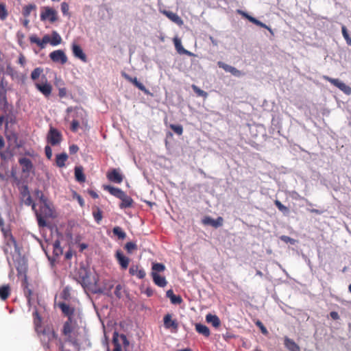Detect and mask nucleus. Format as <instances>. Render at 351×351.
Masks as SVG:
<instances>
[{
	"mask_svg": "<svg viewBox=\"0 0 351 351\" xmlns=\"http://www.w3.org/2000/svg\"><path fill=\"white\" fill-rule=\"evenodd\" d=\"M81 324L80 317L76 320L67 319L64 323L61 330L65 341L75 347H79L86 339L85 328L82 326Z\"/></svg>",
	"mask_w": 351,
	"mask_h": 351,
	"instance_id": "nucleus-1",
	"label": "nucleus"
},
{
	"mask_svg": "<svg viewBox=\"0 0 351 351\" xmlns=\"http://www.w3.org/2000/svg\"><path fill=\"white\" fill-rule=\"evenodd\" d=\"M41 334V342L45 348L50 350L51 343H54L57 347L61 350H64V343L62 341L58 338V334L51 327L45 328L40 331Z\"/></svg>",
	"mask_w": 351,
	"mask_h": 351,
	"instance_id": "nucleus-2",
	"label": "nucleus"
},
{
	"mask_svg": "<svg viewBox=\"0 0 351 351\" xmlns=\"http://www.w3.org/2000/svg\"><path fill=\"white\" fill-rule=\"evenodd\" d=\"M34 211L37 219L38 226L40 228L46 227L47 223L45 219L53 217V210L49 204H42L38 210L36 208V210Z\"/></svg>",
	"mask_w": 351,
	"mask_h": 351,
	"instance_id": "nucleus-3",
	"label": "nucleus"
},
{
	"mask_svg": "<svg viewBox=\"0 0 351 351\" xmlns=\"http://www.w3.org/2000/svg\"><path fill=\"white\" fill-rule=\"evenodd\" d=\"M58 19L57 11L49 6L41 8L40 20L43 21H48L51 23H53Z\"/></svg>",
	"mask_w": 351,
	"mask_h": 351,
	"instance_id": "nucleus-4",
	"label": "nucleus"
},
{
	"mask_svg": "<svg viewBox=\"0 0 351 351\" xmlns=\"http://www.w3.org/2000/svg\"><path fill=\"white\" fill-rule=\"evenodd\" d=\"M5 245L4 247V252L5 254L12 253V248L14 247L15 252H19L16 241L10 230L4 232Z\"/></svg>",
	"mask_w": 351,
	"mask_h": 351,
	"instance_id": "nucleus-5",
	"label": "nucleus"
},
{
	"mask_svg": "<svg viewBox=\"0 0 351 351\" xmlns=\"http://www.w3.org/2000/svg\"><path fill=\"white\" fill-rule=\"evenodd\" d=\"M112 344L114 345L112 351H122L121 345L128 346L129 341L125 335H119L118 332H114L112 337Z\"/></svg>",
	"mask_w": 351,
	"mask_h": 351,
	"instance_id": "nucleus-6",
	"label": "nucleus"
},
{
	"mask_svg": "<svg viewBox=\"0 0 351 351\" xmlns=\"http://www.w3.org/2000/svg\"><path fill=\"white\" fill-rule=\"evenodd\" d=\"M50 59L55 63H59L62 65L66 64L68 61V58L62 49L55 50L49 53Z\"/></svg>",
	"mask_w": 351,
	"mask_h": 351,
	"instance_id": "nucleus-7",
	"label": "nucleus"
},
{
	"mask_svg": "<svg viewBox=\"0 0 351 351\" xmlns=\"http://www.w3.org/2000/svg\"><path fill=\"white\" fill-rule=\"evenodd\" d=\"M62 141L61 133L56 128H51L47 134V141L51 145H58Z\"/></svg>",
	"mask_w": 351,
	"mask_h": 351,
	"instance_id": "nucleus-8",
	"label": "nucleus"
},
{
	"mask_svg": "<svg viewBox=\"0 0 351 351\" xmlns=\"http://www.w3.org/2000/svg\"><path fill=\"white\" fill-rule=\"evenodd\" d=\"M58 306L62 311V313L67 317V319L76 320L79 319V317H75V309L74 307L70 306L69 304L64 302H60L58 304Z\"/></svg>",
	"mask_w": 351,
	"mask_h": 351,
	"instance_id": "nucleus-9",
	"label": "nucleus"
},
{
	"mask_svg": "<svg viewBox=\"0 0 351 351\" xmlns=\"http://www.w3.org/2000/svg\"><path fill=\"white\" fill-rule=\"evenodd\" d=\"M324 80L326 81L330 82L332 85L335 86L338 88H339L341 90H342L343 93H345L347 95L351 94V88L346 84H345L343 82L339 81L338 79H334L331 78L328 76L324 75L323 77Z\"/></svg>",
	"mask_w": 351,
	"mask_h": 351,
	"instance_id": "nucleus-10",
	"label": "nucleus"
},
{
	"mask_svg": "<svg viewBox=\"0 0 351 351\" xmlns=\"http://www.w3.org/2000/svg\"><path fill=\"white\" fill-rule=\"evenodd\" d=\"M106 177L110 182L120 184L123 182V176L119 169H112L106 173Z\"/></svg>",
	"mask_w": 351,
	"mask_h": 351,
	"instance_id": "nucleus-11",
	"label": "nucleus"
},
{
	"mask_svg": "<svg viewBox=\"0 0 351 351\" xmlns=\"http://www.w3.org/2000/svg\"><path fill=\"white\" fill-rule=\"evenodd\" d=\"M114 256L120 265L121 269L125 270L129 266L130 259L125 256L120 250L116 251Z\"/></svg>",
	"mask_w": 351,
	"mask_h": 351,
	"instance_id": "nucleus-12",
	"label": "nucleus"
},
{
	"mask_svg": "<svg viewBox=\"0 0 351 351\" xmlns=\"http://www.w3.org/2000/svg\"><path fill=\"white\" fill-rule=\"evenodd\" d=\"M43 78L45 79V82L41 84L36 83L35 86L43 95L48 97L51 93L52 86L49 83H48L47 80L45 76H43Z\"/></svg>",
	"mask_w": 351,
	"mask_h": 351,
	"instance_id": "nucleus-13",
	"label": "nucleus"
},
{
	"mask_svg": "<svg viewBox=\"0 0 351 351\" xmlns=\"http://www.w3.org/2000/svg\"><path fill=\"white\" fill-rule=\"evenodd\" d=\"M122 76L126 80L132 83L139 90H142L145 94L152 95V94L149 91V90H147L142 83H141L138 81L136 77H132L131 76H130L128 74H127L125 73H123Z\"/></svg>",
	"mask_w": 351,
	"mask_h": 351,
	"instance_id": "nucleus-14",
	"label": "nucleus"
},
{
	"mask_svg": "<svg viewBox=\"0 0 351 351\" xmlns=\"http://www.w3.org/2000/svg\"><path fill=\"white\" fill-rule=\"evenodd\" d=\"M19 163L23 173L29 174L34 171V165L30 159L25 157L21 158L19 159Z\"/></svg>",
	"mask_w": 351,
	"mask_h": 351,
	"instance_id": "nucleus-15",
	"label": "nucleus"
},
{
	"mask_svg": "<svg viewBox=\"0 0 351 351\" xmlns=\"http://www.w3.org/2000/svg\"><path fill=\"white\" fill-rule=\"evenodd\" d=\"M31 43L36 44L40 49H44L47 43L50 41V36L47 34L45 35L42 39H40L36 35L29 36Z\"/></svg>",
	"mask_w": 351,
	"mask_h": 351,
	"instance_id": "nucleus-16",
	"label": "nucleus"
},
{
	"mask_svg": "<svg viewBox=\"0 0 351 351\" xmlns=\"http://www.w3.org/2000/svg\"><path fill=\"white\" fill-rule=\"evenodd\" d=\"M164 326L167 329H172L175 332L178 330V324L176 319H172V316L167 314L164 317Z\"/></svg>",
	"mask_w": 351,
	"mask_h": 351,
	"instance_id": "nucleus-17",
	"label": "nucleus"
},
{
	"mask_svg": "<svg viewBox=\"0 0 351 351\" xmlns=\"http://www.w3.org/2000/svg\"><path fill=\"white\" fill-rule=\"evenodd\" d=\"M217 65L219 68L223 69L225 71L230 73L232 75L236 77L241 75V72L234 66L228 65L221 61L217 62Z\"/></svg>",
	"mask_w": 351,
	"mask_h": 351,
	"instance_id": "nucleus-18",
	"label": "nucleus"
},
{
	"mask_svg": "<svg viewBox=\"0 0 351 351\" xmlns=\"http://www.w3.org/2000/svg\"><path fill=\"white\" fill-rule=\"evenodd\" d=\"M72 51L75 57L80 59L82 61L86 62L87 61V58L86 54L84 53L81 47L76 44H72Z\"/></svg>",
	"mask_w": 351,
	"mask_h": 351,
	"instance_id": "nucleus-19",
	"label": "nucleus"
},
{
	"mask_svg": "<svg viewBox=\"0 0 351 351\" xmlns=\"http://www.w3.org/2000/svg\"><path fill=\"white\" fill-rule=\"evenodd\" d=\"M161 12L176 24L178 25L183 24L182 19L176 13L168 10H162Z\"/></svg>",
	"mask_w": 351,
	"mask_h": 351,
	"instance_id": "nucleus-20",
	"label": "nucleus"
},
{
	"mask_svg": "<svg viewBox=\"0 0 351 351\" xmlns=\"http://www.w3.org/2000/svg\"><path fill=\"white\" fill-rule=\"evenodd\" d=\"M104 189L108 191L112 195L121 199L125 194V193L119 188L112 186L110 185L104 186Z\"/></svg>",
	"mask_w": 351,
	"mask_h": 351,
	"instance_id": "nucleus-21",
	"label": "nucleus"
},
{
	"mask_svg": "<svg viewBox=\"0 0 351 351\" xmlns=\"http://www.w3.org/2000/svg\"><path fill=\"white\" fill-rule=\"evenodd\" d=\"M129 273L131 276H136L139 279L145 277L146 273L143 269H140L138 265H132L129 269Z\"/></svg>",
	"mask_w": 351,
	"mask_h": 351,
	"instance_id": "nucleus-22",
	"label": "nucleus"
},
{
	"mask_svg": "<svg viewBox=\"0 0 351 351\" xmlns=\"http://www.w3.org/2000/svg\"><path fill=\"white\" fill-rule=\"evenodd\" d=\"M223 219L221 217H217V219H213L211 217H206L204 219L203 223L206 225H210L213 227L218 228L223 225Z\"/></svg>",
	"mask_w": 351,
	"mask_h": 351,
	"instance_id": "nucleus-23",
	"label": "nucleus"
},
{
	"mask_svg": "<svg viewBox=\"0 0 351 351\" xmlns=\"http://www.w3.org/2000/svg\"><path fill=\"white\" fill-rule=\"evenodd\" d=\"M153 281L157 286L160 287H165L167 282L164 276H160L158 274L151 273Z\"/></svg>",
	"mask_w": 351,
	"mask_h": 351,
	"instance_id": "nucleus-24",
	"label": "nucleus"
},
{
	"mask_svg": "<svg viewBox=\"0 0 351 351\" xmlns=\"http://www.w3.org/2000/svg\"><path fill=\"white\" fill-rule=\"evenodd\" d=\"M173 43H174V45H175V47L177 50V51L180 53V54H185V55H188V56H192L193 53L190 51H189L188 50L185 49L182 45V43H181V40L180 38H173Z\"/></svg>",
	"mask_w": 351,
	"mask_h": 351,
	"instance_id": "nucleus-25",
	"label": "nucleus"
},
{
	"mask_svg": "<svg viewBox=\"0 0 351 351\" xmlns=\"http://www.w3.org/2000/svg\"><path fill=\"white\" fill-rule=\"evenodd\" d=\"M33 319H34V325L35 328V330L37 333H40L41 331V324H42V317L39 315L37 310H35L33 313Z\"/></svg>",
	"mask_w": 351,
	"mask_h": 351,
	"instance_id": "nucleus-26",
	"label": "nucleus"
},
{
	"mask_svg": "<svg viewBox=\"0 0 351 351\" xmlns=\"http://www.w3.org/2000/svg\"><path fill=\"white\" fill-rule=\"evenodd\" d=\"M285 346L289 351H300L299 346L287 337L285 338Z\"/></svg>",
	"mask_w": 351,
	"mask_h": 351,
	"instance_id": "nucleus-27",
	"label": "nucleus"
},
{
	"mask_svg": "<svg viewBox=\"0 0 351 351\" xmlns=\"http://www.w3.org/2000/svg\"><path fill=\"white\" fill-rule=\"evenodd\" d=\"M75 178L79 182H84L86 176L84 173V169L82 166H77L75 167Z\"/></svg>",
	"mask_w": 351,
	"mask_h": 351,
	"instance_id": "nucleus-28",
	"label": "nucleus"
},
{
	"mask_svg": "<svg viewBox=\"0 0 351 351\" xmlns=\"http://www.w3.org/2000/svg\"><path fill=\"white\" fill-rule=\"evenodd\" d=\"M166 295L167 297L170 299L171 302L173 304H180L182 302L181 296L175 295L172 289L168 290Z\"/></svg>",
	"mask_w": 351,
	"mask_h": 351,
	"instance_id": "nucleus-29",
	"label": "nucleus"
},
{
	"mask_svg": "<svg viewBox=\"0 0 351 351\" xmlns=\"http://www.w3.org/2000/svg\"><path fill=\"white\" fill-rule=\"evenodd\" d=\"M206 320L208 323L211 324L215 328H218L221 325V321L219 318L215 315H212L210 313L206 315Z\"/></svg>",
	"mask_w": 351,
	"mask_h": 351,
	"instance_id": "nucleus-30",
	"label": "nucleus"
},
{
	"mask_svg": "<svg viewBox=\"0 0 351 351\" xmlns=\"http://www.w3.org/2000/svg\"><path fill=\"white\" fill-rule=\"evenodd\" d=\"M120 199L121 200V203L119 205L121 208H130L132 206L134 202L133 199L126 193Z\"/></svg>",
	"mask_w": 351,
	"mask_h": 351,
	"instance_id": "nucleus-31",
	"label": "nucleus"
},
{
	"mask_svg": "<svg viewBox=\"0 0 351 351\" xmlns=\"http://www.w3.org/2000/svg\"><path fill=\"white\" fill-rule=\"evenodd\" d=\"M11 289L9 285H4L0 287V298L5 300L10 295Z\"/></svg>",
	"mask_w": 351,
	"mask_h": 351,
	"instance_id": "nucleus-32",
	"label": "nucleus"
},
{
	"mask_svg": "<svg viewBox=\"0 0 351 351\" xmlns=\"http://www.w3.org/2000/svg\"><path fill=\"white\" fill-rule=\"evenodd\" d=\"M195 330L198 333L204 335L206 337H208L210 335L209 328L206 325L202 324H196Z\"/></svg>",
	"mask_w": 351,
	"mask_h": 351,
	"instance_id": "nucleus-33",
	"label": "nucleus"
},
{
	"mask_svg": "<svg viewBox=\"0 0 351 351\" xmlns=\"http://www.w3.org/2000/svg\"><path fill=\"white\" fill-rule=\"evenodd\" d=\"M68 158V156L66 153H62L60 154H58L56 158V165L58 167H63L65 165V162L66 161Z\"/></svg>",
	"mask_w": 351,
	"mask_h": 351,
	"instance_id": "nucleus-34",
	"label": "nucleus"
},
{
	"mask_svg": "<svg viewBox=\"0 0 351 351\" xmlns=\"http://www.w3.org/2000/svg\"><path fill=\"white\" fill-rule=\"evenodd\" d=\"M61 42H62V38L60 36V34L57 32L53 31L51 34V38L50 37L49 43L52 46H57V45H60L61 43Z\"/></svg>",
	"mask_w": 351,
	"mask_h": 351,
	"instance_id": "nucleus-35",
	"label": "nucleus"
},
{
	"mask_svg": "<svg viewBox=\"0 0 351 351\" xmlns=\"http://www.w3.org/2000/svg\"><path fill=\"white\" fill-rule=\"evenodd\" d=\"M36 10V5L35 4L26 5L23 8L22 14L24 17L27 18L30 15L32 11Z\"/></svg>",
	"mask_w": 351,
	"mask_h": 351,
	"instance_id": "nucleus-36",
	"label": "nucleus"
},
{
	"mask_svg": "<svg viewBox=\"0 0 351 351\" xmlns=\"http://www.w3.org/2000/svg\"><path fill=\"white\" fill-rule=\"evenodd\" d=\"M80 284L82 285V286L84 287V288H89L90 285H91V282L89 279V275L88 274V272H85V274L84 276H80Z\"/></svg>",
	"mask_w": 351,
	"mask_h": 351,
	"instance_id": "nucleus-37",
	"label": "nucleus"
},
{
	"mask_svg": "<svg viewBox=\"0 0 351 351\" xmlns=\"http://www.w3.org/2000/svg\"><path fill=\"white\" fill-rule=\"evenodd\" d=\"M53 253L55 256H58L62 254V249L60 246V242L58 240L55 241L53 244Z\"/></svg>",
	"mask_w": 351,
	"mask_h": 351,
	"instance_id": "nucleus-38",
	"label": "nucleus"
},
{
	"mask_svg": "<svg viewBox=\"0 0 351 351\" xmlns=\"http://www.w3.org/2000/svg\"><path fill=\"white\" fill-rule=\"evenodd\" d=\"M112 232L117 236L119 239L123 240L126 237V233L119 226H115L112 229Z\"/></svg>",
	"mask_w": 351,
	"mask_h": 351,
	"instance_id": "nucleus-39",
	"label": "nucleus"
},
{
	"mask_svg": "<svg viewBox=\"0 0 351 351\" xmlns=\"http://www.w3.org/2000/svg\"><path fill=\"white\" fill-rule=\"evenodd\" d=\"M19 190L21 199H24L25 197L30 195L29 187L27 184H23L22 186H19Z\"/></svg>",
	"mask_w": 351,
	"mask_h": 351,
	"instance_id": "nucleus-40",
	"label": "nucleus"
},
{
	"mask_svg": "<svg viewBox=\"0 0 351 351\" xmlns=\"http://www.w3.org/2000/svg\"><path fill=\"white\" fill-rule=\"evenodd\" d=\"M8 16V11L4 3L0 2V20L5 21Z\"/></svg>",
	"mask_w": 351,
	"mask_h": 351,
	"instance_id": "nucleus-41",
	"label": "nucleus"
},
{
	"mask_svg": "<svg viewBox=\"0 0 351 351\" xmlns=\"http://www.w3.org/2000/svg\"><path fill=\"white\" fill-rule=\"evenodd\" d=\"M152 270V273L158 274L165 270V266L162 263H153Z\"/></svg>",
	"mask_w": 351,
	"mask_h": 351,
	"instance_id": "nucleus-42",
	"label": "nucleus"
},
{
	"mask_svg": "<svg viewBox=\"0 0 351 351\" xmlns=\"http://www.w3.org/2000/svg\"><path fill=\"white\" fill-rule=\"evenodd\" d=\"M191 88L193 90V91L197 94V96L202 97L204 99L207 98L208 93L206 91L200 89L198 86H197L195 84H193L191 86Z\"/></svg>",
	"mask_w": 351,
	"mask_h": 351,
	"instance_id": "nucleus-43",
	"label": "nucleus"
},
{
	"mask_svg": "<svg viewBox=\"0 0 351 351\" xmlns=\"http://www.w3.org/2000/svg\"><path fill=\"white\" fill-rule=\"evenodd\" d=\"M43 72V69L41 67L34 69L31 73V79L34 81L38 80Z\"/></svg>",
	"mask_w": 351,
	"mask_h": 351,
	"instance_id": "nucleus-44",
	"label": "nucleus"
},
{
	"mask_svg": "<svg viewBox=\"0 0 351 351\" xmlns=\"http://www.w3.org/2000/svg\"><path fill=\"white\" fill-rule=\"evenodd\" d=\"M341 32H342L343 36L346 41V43L348 45L351 46V38H350V36L348 32L347 28L345 25H343L341 27Z\"/></svg>",
	"mask_w": 351,
	"mask_h": 351,
	"instance_id": "nucleus-45",
	"label": "nucleus"
},
{
	"mask_svg": "<svg viewBox=\"0 0 351 351\" xmlns=\"http://www.w3.org/2000/svg\"><path fill=\"white\" fill-rule=\"evenodd\" d=\"M93 215L96 222L99 223L103 217L102 211L99 208H97L96 210L93 212Z\"/></svg>",
	"mask_w": 351,
	"mask_h": 351,
	"instance_id": "nucleus-46",
	"label": "nucleus"
},
{
	"mask_svg": "<svg viewBox=\"0 0 351 351\" xmlns=\"http://www.w3.org/2000/svg\"><path fill=\"white\" fill-rule=\"evenodd\" d=\"M26 206H31L33 210H36V204L33 202L31 195L25 197L24 199H22Z\"/></svg>",
	"mask_w": 351,
	"mask_h": 351,
	"instance_id": "nucleus-47",
	"label": "nucleus"
},
{
	"mask_svg": "<svg viewBox=\"0 0 351 351\" xmlns=\"http://www.w3.org/2000/svg\"><path fill=\"white\" fill-rule=\"evenodd\" d=\"M125 249L128 252V253L131 254L134 250H137V245L135 243L133 242H128L125 245Z\"/></svg>",
	"mask_w": 351,
	"mask_h": 351,
	"instance_id": "nucleus-48",
	"label": "nucleus"
},
{
	"mask_svg": "<svg viewBox=\"0 0 351 351\" xmlns=\"http://www.w3.org/2000/svg\"><path fill=\"white\" fill-rule=\"evenodd\" d=\"M169 127L178 135L182 134L183 128L181 125L171 124Z\"/></svg>",
	"mask_w": 351,
	"mask_h": 351,
	"instance_id": "nucleus-49",
	"label": "nucleus"
},
{
	"mask_svg": "<svg viewBox=\"0 0 351 351\" xmlns=\"http://www.w3.org/2000/svg\"><path fill=\"white\" fill-rule=\"evenodd\" d=\"M275 205L278 208L279 210H280L282 213H287L288 212L289 209L287 206L283 205L279 200L276 199L274 202Z\"/></svg>",
	"mask_w": 351,
	"mask_h": 351,
	"instance_id": "nucleus-50",
	"label": "nucleus"
},
{
	"mask_svg": "<svg viewBox=\"0 0 351 351\" xmlns=\"http://www.w3.org/2000/svg\"><path fill=\"white\" fill-rule=\"evenodd\" d=\"M69 4L66 2H62L61 3V11H62L63 15L69 16Z\"/></svg>",
	"mask_w": 351,
	"mask_h": 351,
	"instance_id": "nucleus-51",
	"label": "nucleus"
},
{
	"mask_svg": "<svg viewBox=\"0 0 351 351\" xmlns=\"http://www.w3.org/2000/svg\"><path fill=\"white\" fill-rule=\"evenodd\" d=\"M256 325L260 328L261 332L264 335H267L268 333V331L266 328V327L263 325V324L258 320L257 322H256Z\"/></svg>",
	"mask_w": 351,
	"mask_h": 351,
	"instance_id": "nucleus-52",
	"label": "nucleus"
},
{
	"mask_svg": "<svg viewBox=\"0 0 351 351\" xmlns=\"http://www.w3.org/2000/svg\"><path fill=\"white\" fill-rule=\"evenodd\" d=\"M280 240L285 242V243H290L291 244H294L295 242V240L288 237V236H286V235H282L280 237Z\"/></svg>",
	"mask_w": 351,
	"mask_h": 351,
	"instance_id": "nucleus-53",
	"label": "nucleus"
},
{
	"mask_svg": "<svg viewBox=\"0 0 351 351\" xmlns=\"http://www.w3.org/2000/svg\"><path fill=\"white\" fill-rule=\"evenodd\" d=\"M80 127V123L77 120H73L71 124V130L73 132H77Z\"/></svg>",
	"mask_w": 351,
	"mask_h": 351,
	"instance_id": "nucleus-54",
	"label": "nucleus"
},
{
	"mask_svg": "<svg viewBox=\"0 0 351 351\" xmlns=\"http://www.w3.org/2000/svg\"><path fill=\"white\" fill-rule=\"evenodd\" d=\"M121 289H122V287L121 285H118L115 287L114 294L119 298H121Z\"/></svg>",
	"mask_w": 351,
	"mask_h": 351,
	"instance_id": "nucleus-55",
	"label": "nucleus"
},
{
	"mask_svg": "<svg viewBox=\"0 0 351 351\" xmlns=\"http://www.w3.org/2000/svg\"><path fill=\"white\" fill-rule=\"evenodd\" d=\"M46 156L48 159H51L52 156V150L49 146H46L45 148Z\"/></svg>",
	"mask_w": 351,
	"mask_h": 351,
	"instance_id": "nucleus-56",
	"label": "nucleus"
},
{
	"mask_svg": "<svg viewBox=\"0 0 351 351\" xmlns=\"http://www.w3.org/2000/svg\"><path fill=\"white\" fill-rule=\"evenodd\" d=\"M24 294L27 298L28 300H30L31 295L32 293V290L29 289L27 286H25L24 288Z\"/></svg>",
	"mask_w": 351,
	"mask_h": 351,
	"instance_id": "nucleus-57",
	"label": "nucleus"
},
{
	"mask_svg": "<svg viewBox=\"0 0 351 351\" xmlns=\"http://www.w3.org/2000/svg\"><path fill=\"white\" fill-rule=\"evenodd\" d=\"M78 150H79V147L76 145H72L69 146V152L71 154H74L77 153L78 152Z\"/></svg>",
	"mask_w": 351,
	"mask_h": 351,
	"instance_id": "nucleus-58",
	"label": "nucleus"
},
{
	"mask_svg": "<svg viewBox=\"0 0 351 351\" xmlns=\"http://www.w3.org/2000/svg\"><path fill=\"white\" fill-rule=\"evenodd\" d=\"M66 95V89L65 88H59L58 95L60 97H64Z\"/></svg>",
	"mask_w": 351,
	"mask_h": 351,
	"instance_id": "nucleus-59",
	"label": "nucleus"
},
{
	"mask_svg": "<svg viewBox=\"0 0 351 351\" xmlns=\"http://www.w3.org/2000/svg\"><path fill=\"white\" fill-rule=\"evenodd\" d=\"M330 315L331 318L334 320H337L339 319V315L337 312L336 311H332L330 313Z\"/></svg>",
	"mask_w": 351,
	"mask_h": 351,
	"instance_id": "nucleus-60",
	"label": "nucleus"
},
{
	"mask_svg": "<svg viewBox=\"0 0 351 351\" xmlns=\"http://www.w3.org/2000/svg\"><path fill=\"white\" fill-rule=\"evenodd\" d=\"M19 63L21 65V66H24L25 64V58L24 57V56L23 54H21L19 58Z\"/></svg>",
	"mask_w": 351,
	"mask_h": 351,
	"instance_id": "nucleus-61",
	"label": "nucleus"
},
{
	"mask_svg": "<svg viewBox=\"0 0 351 351\" xmlns=\"http://www.w3.org/2000/svg\"><path fill=\"white\" fill-rule=\"evenodd\" d=\"M39 199L42 202V204H48L47 203V199L45 197L44 194H41L40 196H39Z\"/></svg>",
	"mask_w": 351,
	"mask_h": 351,
	"instance_id": "nucleus-62",
	"label": "nucleus"
},
{
	"mask_svg": "<svg viewBox=\"0 0 351 351\" xmlns=\"http://www.w3.org/2000/svg\"><path fill=\"white\" fill-rule=\"evenodd\" d=\"M255 25H256L261 27H263V28H268V26L266 24L262 23L259 20L256 21V23H255Z\"/></svg>",
	"mask_w": 351,
	"mask_h": 351,
	"instance_id": "nucleus-63",
	"label": "nucleus"
},
{
	"mask_svg": "<svg viewBox=\"0 0 351 351\" xmlns=\"http://www.w3.org/2000/svg\"><path fill=\"white\" fill-rule=\"evenodd\" d=\"M246 19L249 20L250 22L253 23L254 24H255L256 23V21L258 20L250 15H246Z\"/></svg>",
	"mask_w": 351,
	"mask_h": 351,
	"instance_id": "nucleus-64",
	"label": "nucleus"
}]
</instances>
